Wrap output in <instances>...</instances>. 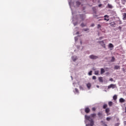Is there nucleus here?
I'll return each instance as SVG.
<instances>
[{"label": "nucleus", "mask_w": 126, "mask_h": 126, "mask_svg": "<svg viewBox=\"0 0 126 126\" xmlns=\"http://www.w3.org/2000/svg\"><path fill=\"white\" fill-rule=\"evenodd\" d=\"M85 119H86V120H87V121L90 122V126H94V121H93V119L90 118V116L85 115Z\"/></svg>", "instance_id": "1"}, {"label": "nucleus", "mask_w": 126, "mask_h": 126, "mask_svg": "<svg viewBox=\"0 0 126 126\" xmlns=\"http://www.w3.org/2000/svg\"><path fill=\"white\" fill-rule=\"evenodd\" d=\"M98 44H100L103 48L105 49L106 50V44H105V42H104V40H102L100 41H97Z\"/></svg>", "instance_id": "2"}, {"label": "nucleus", "mask_w": 126, "mask_h": 126, "mask_svg": "<svg viewBox=\"0 0 126 126\" xmlns=\"http://www.w3.org/2000/svg\"><path fill=\"white\" fill-rule=\"evenodd\" d=\"M89 58L91 59V60H97V59H99V57L94 55H91L89 56Z\"/></svg>", "instance_id": "3"}, {"label": "nucleus", "mask_w": 126, "mask_h": 126, "mask_svg": "<svg viewBox=\"0 0 126 126\" xmlns=\"http://www.w3.org/2000/svg\"><path fill=\"white\" fill-rule=\"evenodd\" d=\"M80 18L81 19L82 21H83L85 19V15L82 14L79 15Z\"/></svg>", "instance_id": "4"}, {"label": "nucleus", "mask_w": 126, "mask_h": 126, "mask_svg": "<svg viewBox=\"0 0 126 126\" xmlns=\"http://www.w3.org/2000/svg\"><path fill=\"white\" fill-rule=\"evenodd\" d=\"M104 20H105L106 21H109V20H110V19H109V15H104Z\"/></svg>", "instance_id": "5"}, {"label": "nucleus", "mask_w": 126, "mask_h": 126, "mask_svg": "<svg viewBox=\"0 0 126 126\" xmlns=\"http://www.w3.org/2000/svg\"><path fill=\"white\" fill-rule=\"evenodd\" d=\"M115 85L114 84H111L108 86V89H110V88H112V89H115Z\"/></svg>", "instance_id": "6"}, {"label": "nucleus", "mask_w": 126, "mask_h": 126, "mask_svg": "<svg viewBox=\"0 0 126 126\" xmlns=\"http://www.w3.org/2000/svg\"><path fill=\"white\" fill-rule=\"evenodd\" d=\"M85 112L86 113V114H88L90 112V109H89V107H86L85 109Z\"/></svg>", "instance_id": "7"}, {"label": "nucleus", "mask_w": 126, "mask_h": 126, "mask_svg": "<svg viewBox=\"0 0 126 126\" xmlns=\"http://www.w3.org/2000/svg\"><path fill=\"white\" fill-rule=\"evenodd\" d=\"M86 86L88 88V89L90 90V88H91V87L92 86V85H91V83H88V84H86Z\"/></svg>", "instance_id": "8"}, {"label": "nucleus", "mask_w": 126, "mask_h": 126, "mask_svg": "<svg viewBox=\"0 0 126 126\" xmlns=\"http://www.w3.org/2000/svg\"><path fill=\"white\" fill-rule=\"evenodd\" d=\"M110 112V108H106L105 109V112L107 114V116H109L110 114H109V112Z\"/></svg>", "instance_id": "9"}, {"label": "nucleus", "mask_w": 126, "mask_h": 126, "mask_svg": "<svg viewBox=\"0 0 126 126\" xmlns=\"http://www.w3.org/2000/svg\"><path fill=\"white\" fill-rule=\"evenodd\" d=\"M125 101H126V100H125V99H124L123 98H121L119 99V102L120 103H125Z\"/></svg>", "instance_id": "10"}, {"label": "nucleus", "mask_w": 126, "mask_h": 126, "mask_svg": "<svg viewBox=\"0 0 126 126\" xmlns=\"http://www.w3.org/2000/svg\"><path fill=\"white\" fill-rule=\"evenodd\" d=\"M71 58L73 62H75V61H76V60H77V56H72Z\"/></svg>", "instance_id": "11"}, {"label": "nucleus", "mask_w": 126, "mask_h": 126, "mask_svg": "<svg viewBox=\"0 0 126 126\" xmlns=\"http://www.w3.org/2000/svg\"><path fill=\"white\" fill-rule=\"evenodd\" d=\"M103 73H105V69H104L103 68H101L100 69V74H103Z\"/></svg>", "instance_id": "12"}, {"label": "nucleus", "mask_w": 126, "mask_h": 126, "mask_svg": "<svg viewBox=\"0 0 126 126\" xmlns=\"http://www.w3.org/2000/svg\"><path fill=\"white\" fill-rule=\"evenodd\" d=\"M123 19L124 20H126V13H124L123 14Z\"/></svg>", "instance_id": "13"}, {"label": "nucleus", "mask_w": 126, "mask_h": 126, "mask_svg": "<svg viewBox=\"0 0 126 126\" xmlns=\"http://www.w3.org/2000/svg\"><path fill=\"white\" fill-rule=\"evenodd\" d=\"M98 80H99V82H100V83L103 82V77H99Z\"/></svg>", "instance_id": "14"}, {"label": "nucleus", "mask_w": 126, "mask_h": 126, "mask_svg": "<svg viewBox=\"0 0 126 126\" xmlns=\"http://www.w3.org/2000/svg\"><path fill=\"white\" fill-rule=\"evenodd\" d=\"M111 26H112V27H114V25H116V23H115V22H113L112 23H110Z\"/></svg>", "instance_id": "15"}, {"label": "nucleus", "mask_w": 126, "mask_h": 126, "mask_svg": "<svg viewBox=\"0 0 126 126\" xmlns=\"http://www.w3.org/2000/svg\"><path fill=\"white\" fill-rule=\"evenodd\" d=\"M120 68H121V67L119 65H115L114 66V69H120Z\"/></svg>", "instance_id": "16"}, {"label": "nucleus", "mask_w": 126, "mask_h": 126, "mask_svg": "<svg viewBox=\"0 0 126 126\" xmlns=\"http://www.w3.org/2000/svg\"><path fill=\"white\" fill-rule=\"evenodd\" d=\"M91 117L92 118H95L96 117V114L93 113V114H91Z\"/></svg>", "instance_id": "17"}, {"label": "nucleus", "mask_w": 126, "mask_h": 126, "mask_svg": "<svg viewBox=\"0 0 126 126\" xmlns=\"http://www.w3.org/2000/svg\"><path fill=\"white\" fill-rule=\"evenodd\" d=\"M81 26V27H82L83 28H84V27H86V26H87V25H86V24H84V23H82L81 24V25H80Z\"/></svg>", "instance_id": "18"}, {"label": "nucleus", "mask_w": 126, "mask_h": 126, "mask_svg": "<svg viewBox=\"0 0 126 126\" xmlns=\"http://www.w3.org/2000/svg\"><path fill=\"white\" fill-rule=\"evenodd\" d=\"M95 75H99V70H96L94 71Z\"/></svg>", "instance_id": "19"}, {"label": "nucleus", "mask_w": 126, "mask_h": 126, "mask_svg": "<svg viewBox=\"0 0 126 126\" xmlns=\"http://www.w3.org/2000/svg\"><path fill=\"white\" fill-rule=\"evenodd\" d=\"M116 30H120V31H122V27L119 26V27L117 28Z\"/></svg>", "instance_id": "20"}, {"label": "nucleus", "mask_w": 126, "mask_h": 126, "mask_svg": "<svg viewBox=\"0 0 126 126\" xmlns=\"http://www.w3.org/2000/svg\"><path fill=\"white\" fill-rule=\"evenodd\" d=\"M108 105H109V106L110 107H111V106L113 105V102H112V101H109V102H108Z\"/></svg>", "instance_id": "21"}, {"label": "nucleus", "mask_w": 126, "mask_h": 126, "mask_svg": "<svg viewBox=\"0 0 126 126\" xmlns=\"http://www.w3.org/2000/svg\"><path fill=\"white\" fill-rule=\"evenodd\" d=\"M97 115L98 116V117H102V116H103V114L101 112H98L97 113Z\"/></svg>", "instance_id": "22"}, {"label": "nucleus", "mask_w": 126, "mask_h": 126, "mask_svg": "<svg viewBox=\"0 0 126 126\" xmlns=\"http://www.w3.org/2000/svg\"><path fill=\"white\" fill-rule=\"evenodd\" d=\"M83 31H85V32H87V31H89V29L87 28V29H83Z\"/></svg>", "instance_id": "23"}, {"label": "nucleus", "mask_w": 126, "mask_h": 126, "mask_svg": "<svg viewBox=\"0 0 126 126\" xmlns=\"http://www.w3.org/2000/svg\"><path fill=\"white\" fill-rule=\"evenodd\" d=\"M115 60H116L115 59V57H112V59H111V62H115Z\"/></svg>", "instance_id": "24"}, {"label": "nucleus", "mask_w": 126, "mask_h": 126, "mask_svg": "<svg viewBox=\"0 0 126 126\" xmlns=\"http://www.w3.org/2000/svg\"><path fill=\"white\" fill-rule=\"evenodd\" d=\"M109 48H114V45H113V44L110 43L109 44Z\"/></svg>", "instance_id": "25"}, {"label": "nucleus", "mask_w": 126, "mask_h": 126, "mask_svg": "<svg viewBox=\"0 0 126 126\" xmlns=\"http://www.w3.org/2000/svg\"><path fill=\"white\" fill-rule=\"evenodd\" d=\"M118 98V97L117 96V95H114L113 97V100H116L117 98Z\"/></svg>", "instance_id": "26"}, {"label": "nucleus", "mask_w": 126, "mask_h": 126, "mask_svg": "<svg viewBox=\"0 0 126 126\" xmlns=\"http://www.w3.org/2000/svg\"><path fill=\"white\" fill-rule=\"evenodd\" d=\"M80 4H81L80 2H79V1H76V5H77L78 6H79V5H80Z\"/></svg>", "instance_id": "27"}, {"label": "nucleus", "mask_w": 126, "mask_h": 126, "mask_svg": "<svg viewBox=\"0 0 126 126\" xmlns=\"http://www.w3.org/2000/svg\"><path fill=\"white\" fill-rule=\"evenodd\" d=\"M107 107H108V105L107 104H104L103 106V108L106 109V108H107Z\"/></svg>", "instance_id": "28"}, {"label": "nucleus", "mask_w": 126, "mask_h": 126, "mask_svg": "<svg viewBox=\"0 0 126 126\" xmlns=\"http://www.w3.org/2000/svg\"><path fill=\"white\" fill-rule=\"evenodd\" d=\"M108 6L109 8H112V7H113V6H112V5L110 4H108Z\"/></svg>", "instance_id": "29"}, {"label": "nucleus", "mask_w": 126, "mask_h": 126, "mask_svg": "<svg viewBox=\"0 0 126 126\" xmlns=\"http://www.w3.org/2000/svg\"><path fill=\"white\" fill-rule=\"evenodd\" d=\"M75 90L76 93H79V91H78V89H77V88H75Z\"/></svg>", "instance_id": "30"}, {"label": "nucleus", "mask_w": 126, "mask_h": 126, "mask_svg": "<svg viewBox=\"0 0 126 126\" xmlns=\"http://www.w3.org/2000/svg\"><path fill=\"white\" fill-rule=\"evenodd\" d=\"M122 2L123 4H125L126 3V0H122Z\"/></svg>", "instance_id": "31"}, {"label": "nucleus", "mask_w": 126, "mask_h": 126, "mask_svg": "<svg viewBox=\"0 0 126 126\" xmlns=\"http://www.w3.org/2000/svg\"><path fill=\"white\" fill-rule=\"evenodd\" d=\"M111 120V118L110 117H107L106 118V120L109 122Z\"/></svg>", "instance_id": "32"}, {"label": "nucleus", "mask_w": 126, "mask_h": 126, "mask_svg": "<svg viewBox=\"0 0 126 126\" xmlns=\"http://www.w3.org/2000/svg\"><path fill=\"white\" fill-rule=\"evenodd\" d=\"M73 24L74 25V26H76V25H77L78 24V23L77 22H76L75 23H73Z\"/></svg>", "instance_id": "33"}, {"label": "nucleus", "mask_w": 126, "mask_h": 126, "mask_svg": "<svg viewBox=\"0 0 126 126\" xmlns=\"http://www.w3.org/2000/svg\"><path fill=\"white\" fill-rule=\"evenodd\" d=\"M89 75H92V71H90L89 73H88Z\"/></svg>", "instance_id": "34"}, {"label": "nucleus", "mask_w": 126, "mask_h": 126, "mask_svg": "<svg viewBox=\"0 0 126 126\" xmlns=\"http://www.w3.org/2000/svg\"><path fill=\"white\" fill-rule=\"evenodd\" d=\"M96 77L95 76H94L93 77V79H94V80H96Z\"/></svg>", "instance_id": "35"}, {"label": "nucleus", "mask_w": 126, "mask_h": 126, "mask_svg": "<svg viewBox=\"0 0 126 126\" xmlns=\"http://www.w3.org/2000/svg\"><path fill=\"white\" fill-rule=\"evenodd\" d=\"M97 28L99 29V28H101V25H97Z\"/></svg>", "instance_id": "36"}, {"label": "nucleus", "mask_w": 126, "mask_h": 126, "mask_svg": "<svg viewBox=\"0 0 126 126\" xmlns=\"http://www.w3.org/2000/svg\"><path fill=\"white\" fill-rule=\"evenodd\" d=\"M119 24H120V25H122V24H123V22H122V21H119Z\"/></svg>", "instance_id": "37"}, {"label": "nucleus", "mask_w": 126, "mask_h": 126, "mask_svg": "<svg viewBox=\"0 0 126 126\" xmlns=\"http://www.w3.org/2000/svg\"><path fill=\"white\" fill-rule=\"evenodd\" d=\"M92 110H93V111H96V108H95V107H93V108H92Z\"/></svg>", "instance_id": "38"}, {"label": "nucleus", "mask_w": 126, "mask_h": 126, "mask_svg": "<svg viewBox=\"0 0 126 126\" xmlns=\"http://www.w3.org/2000/svg\"><path fill=\"white\" fill-rule=\"evenodd\" d=\"M91 27H94V26H95V25L94 24H92L91 25Z\"/></svg>", "instance_id": "39"}, {"label": "nucleus", "mask_w": 126, "mask_h": 126, "mask_svg": "<svg viewBox=\"0 0 126 126\" xmlns=\"http://www.w3.org/2000/svg\"><path fill=\"white\" fill-rule=\"evenodd\" d=\"M109 80H110V81H114V79H113V78H110V79H109Z\"/></svg>", "instance_id": "40"}, {"label": "nucleus", "mask_w": 126, "mask_h": 126, "mask_svg": "<svg viewBox=\"0 0 126 126\" xmlns=\"http://www.w3.org/2000/svg\"><path fill=\"white\" fill-rule=\"evenodd\" d=\"M80 89H82V90H83V88L81 86H80Z\"/></svg>", "instance_id": "41"}, {"label": "nucleus", "mask_w": 126, "mask_h": 126, "mask_svg": "<svg viewBox=\"0 0 126 126\" xmlns=\"http://www.w3.org/2000/svg\"><path fill=\"white\" fill-rule=\"evenodd\" d=\"M120 126V124L117 123V124H115V126Z\"/></svg>", "instance_id": "42"}, {"label": "nucleus", "mask_w": 126, "mask_h": 126, "mask_svg": "<svg viewBox=\"0 0 126 126\" xmlns=\"http://www.w3.org/2000/svg\"><path fill=\"white\" fill-rule=\"evenodd\" d=\"M103 39V37H100L99 38V40H102Z\"/></svg>", "instance_id": "43"}, {"label": "nucleus", "mask_w": 126, "mask_h": 126, "mask_svg": "<svg viewBox=\"0 0 126 126\" xmlns=\"http://www.w3.org/2000/svg\"><path fill=\"white\" fill-rule=\"evenodd\" d=\"M86 126H90V124H86Z\"/></svg>", "instance_id": "44"}, {"label": "nucleus", "mask_w": 126, "mask_h": 126, "mask_svg": "<svg viewBox=\"0 0 126 126\" xmlns=\"http://www.w3.org/2000/svg\"><path fill=\"white\" fill-rule=\"evenodd\" d=\"M103 126H108V125H107V124H104Z\"/></svg>", "instance_id": "45"}, {"label": "nucleus", "mask_w": 126, "mask_h": 126, "mask_svg": "<svg viewBox=\"0 0 126 126\" xmlns=\"http://www.w3.org/2000/svg\"><path fill=\"white\" fill-rule=\"evenodd\" d=\"M75 41H76V40H77V38L76 37H75Z\"/></svg>", "instance_id": "46"}, {"label": "nucleus", "mask_w": 126, "mask_h": 126, "mask_svg": "<svg viewBox=\"0 0 126 126\" xmlns=\"http://www.w3.org/2000/svg\"><path fill=\"white\" fill-rule=\"evenodd\" d=\"M101 4H99L98 5L99 7H100L101 6Z\"/></svg>", "instance_id": "47"}, {"label": "nucleus", "mask_w": 126, "mask_h": 126, "mask_svg": "<svg viewBox=\"0 0 126 126\" xmlns=\"http://www.w3.org/2000/svg\"><path fill=\"white\" fill-rule=\"evenodd\" d=\"M96 87H97V88H99V86H98V85H97V86H96Z\"/></svg>", "instance_id": "48"}, {"label": "nucleus", "mask_w": 126, "mask_h": 126, "mask_svg": "<svg viewBox=\"0 0 126 126\" xmlns=\"http://www.w3.org/2000/svg\"><path fill=\"white\" fill-rule=\"evenodd\" d=\"M76 34H79V32H76Z\"/></svg>", "instance_id": "49"}, {"label": "nucleus", "mask_w": 126, "mask_h": 126, "mask_svg": "<svg viewBox=\"0 0 126 126\" xmlns=\"http://www.w3.org/2000/svg\"><path fill=\"white\" fill-rule=\"evenodd\" d=\"M125 113H126V107H125Z\"/></svg>", "instance_id": "50"}, {"label": "nucleus", "mask_w": 126, "mask_h": 126, "mask_svg": "<svg viewBox=\"0 0 126 126\" xmlns=\"http://www.w3.org/2000/svg\"><path fill=\"white\" fill-rule=\"evenodd\" d=\"M80 43H81V44H82V41H80Z\"/></svg>", "instance_id": "51"}, {"label": "nucleus", "mask_w": 126, "mask_h": 126, "mask_svg": "<svg viewBox=\"0 0 126 126\" xmlns=\"http://www.w3.org/2000/svg\"><path fill=\"white\" fill-rule=\"evenodd\" d=\"M104 91H105V92H107V91H106V90H105Z\"/></svg>", "instance_id": "52"}, {"label": "nucleus", "mask_w": 126, "mask_h": 126, "mask_svg": "<svg viewBox=\"0 0 126 126\" xmlns=\"http://www.w3.org/2000/svg\"><path fill=\"white\" fill-rule=\"evenodd\" d=\"M69 4H70V2H69Z\"/></svg>", "instance_id": "53"}]
</instances>
